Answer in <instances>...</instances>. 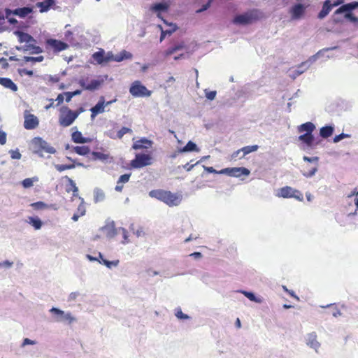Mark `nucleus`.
Here are the masks:
<instances>
[{
    "label": "nucleus",
    "instance_id": "obj_1",
    "mask_svg": "<svg viewBox=\"0 0 358 358\" xmlns=\"http://www.w3.org/2000/svg\"><path fill=\"white\" fill-rule=\"evenodd\" d=\"M132 55L130 52H128L125 50H123L120 52V55L114 56L112 52H108L106 55L103 49H101L99 51L94 52L92 55L93 59L98 64H107L111 61L115 62H122L124 59H131Z\"/></svg>",
    "mask_w": 358,
    "mask_h": 358
},
{
    "label": "nucleus",
    "instance_id": "obj_2",
    "mask_svg": "<svg viewBox=\"0 0 358 358\" xmlns=\"http://www.w3.org/2000/svg\"><path fill=\"white\" fill-rule=\"evenodd\" d=\"M149 195L169 206H178L181 201V197L177 194L163 189H154L149 192Z\"/></svg>",
    "mask_w": 358,
    "mask_h": 358
},
{
    "label": "nucleus",
    "instance_id": "obj_3",
    "mask_svg": "<svg viewBox=\"0 0 358 358\" xmlns=\"http://www.w3.org/2000/svg\"><path fill=\"white\" fill-rule=\"evenodd\" d=\"M83 112V109L80 108L78 110L73 111L67 106H64L60 108V114L59 117V124L63 127H66L73 124L75 120L78 117L79 114Z\"/></svg>",
    "mask_w": 358,
    "mask_h": 358
},
{
    "label": "nucleus",
    "instance_id": "obj_4",
    "mask_svg": "<svg viewBox=\"0 0 358 358\" xmlns=\"http://www.w3.org/2000/svg\"><path fill=\"white\" fill-rule=\"evenodd\" d=\"M262 17V13L257 10H252L243 14L236 15L234 18L233 22L236 24H249L259 20Z\"/></svg>",
    "mask_w": 358,
    "mask_h": 358
},
{
    "label": "nucleus",
    "instance_id": "obj_5",
    "mask_svg": "<svg viewBox=\"0 0 358 358\" xmlns=\"http://www.w3.org/2000/svg\"><path fill=\"white\" fill-rule=\"evenodd\" d=\"M298 3L289 9V14L292 20H299L305 14L306 8L309 6V0H296Z\"/></svg>",
    "mask_w": 358,
    "mask_h": 358
},
{
    "label": "nucleus",
    "instance_id": "obj_6",
    "mask_svg": "<svg viewBox=\"0 0 358 358\" xmlns=\"http://www.w3.org/2000/svg\"><path fill=\"white\" fill-rule=\"evenodd\" d=\"M358 190L355 188L349 195L345 198L346 212L348 215H355L358 210Z\"/></svg>",
    "mask_w": 358,
    "mask_h": 358
},
{
    "label": "nucleus",
    "instance_id": "obj_7",
    "mask_svg": "<svg viewBox=\"0 0 358 358\" xmlns=\"http://www.w3.org/2000/svg\"><path fill=\"white\" fill-rule=\"evenodd\" d=\"M129 93L134 97H149L152 94V92L139 80H135L131 84Z\"/></svg>",
    "mask_w": 358,
    "mask_h": 358
},
{
    "label": "nucleus",
    "instance_id": "obj_8",
    "mask_svg": "<svg viewBox=\"0 0 358 358\" xmlns=\"http://www.w3.org/2000/svg\"><path fill=\"white\" fill-rule=\"evenodd\" d=\"M276 196L282 198H294L299 201L303 200V194L299 190L289 186H285L280 188Z\"/></svg>",
    "mask_w": 358,
    "mask_h": 358
},
{
    "label": "nucleus",
    "instance_id": "obj_9",
    "mask_svg": "<svg viewBox=\"0 0 358 358\" xmlns=\"http://www.w3.org/2000/svg\"><path fill=\"white\" fill-rule=\"evenodd\" d=\"M152 158L149 154H136L135 158L131 161L130 165L134 169H140L152 164Z\"/></svg>",
    "mask_w": 358,
    "mask_h": 358
},
{
    "label": "nucleus",
    "instance_id": "obj_10",
    "mask_svg": "<svg viewBox=\"0 0 358 358\" xmlns=\"http://www.w3.org/2000/svg\"><path fill=\"white\" fill-rule=\"evenodd\" d=\"M358 8V1H353L351 3H348L344 5H342L339 7L334 13L333 17L334 21L336 23L340 22L342 21V19L338 17V15L344 13H351L353 10Z\"/></svg>",
    "mask_w": 358,
    "mask_h": 358
},
{
    "label": "nucleus",
    "instance_id": "obj_11",
    "mask_svg": "<svg viewBox=\"0 0 358 358\" xmlns=\"http://www.w3.org/2000/svg\"><path fill=\"white\" fill-rule=\"evenodd\" d=\"M32 143L36 148H37L36 152H45L49 154H54L56 150L55 149L50 146L48 143L45 141L43 140L40 137H36L32 140Z\"/></svg>",
    "mask_w": 358,
    "mask_h": 358
},
{
    "label": "nucleus",
    "instance_id": "obj_12",
    "mask_svg": "<svg viewBox=\"0 0 358 358\" xmlns=\"http://www.w3.org/2000/svg\"><path fill=\"white\" fill-rule=\"evenodd\" d=\"M220 173L227 174L230 176L240 177L241 176H248L250 171L245 167L226 168L220 171Z\"/></svg>",
    "mask_w": 358,
    "mask_h": 358
},
{
    "label": "nucleus",
    "instance_id": "obj_13",
    "mask_svg": "<svg viewBox=\"0 0 358 358\" xmlns=\"http://www.w3.org/2000/svg\"><path fill=\"white\" fill-rule=\"evenodd\" d=\"M38 124L39 121L37 117L34 114H31L28 111H26L24 114V127L26 129L30 130L36 128Z\"/></svg>",
    "mask_w": 358,
    "mask_h": 358
},
{
    "label": "nucleus",
    "instance_id": "obj_14",
    "mask_svg": "<svg viewBox=\"0 0 358 358\" xmlns=\"http://www.w3.org/2000/svg\"><path fill=\"white\" fill-rule=\"evenodd\" d=\"M45 43L46 45L50 46L55 52H61L69 48V45L67 43L54 38L47 39Z\"/></svg>",
    "mask_w": 358,
    "mask_h": 358
},
{
    "label": "nucleus",
    "instance_id": "obj_15",
    "mask_svg": "<svg viewBox=\"0 0 358 358\" xmlns=\"http://www.w3.org/2000/svg\"><path fill=\"white\" fill-rule=\"evenodd\" d=\"M32 13V8L30 7L18 8L15 10L6 9V17H8L11 15H17L20 17H24Z\"/></svg>",
    "mask_w": 358,
    "mask_h": 358
},
{
    "label": "nucleus",
    "instance_id": "obj_16",
    "mask_svg": "<svg viewBox=\"0 0 358 358\" xmlns=\"http://www.w3.org/2000/svg\"><path fill=\"white\" fill-rule=\"evenodd\" d=\"M50 312L58 315L57 318V322H68L69 324H71L75 320L74 317L71 316V313H65L63 310L57 308H52Z\"/></svg>",
    "mask_w": 358,
    "mask_h": 358
},
{
    "label": "nucleus",
    "instance_id": "obj_17",
    "mask_svg": "<svg viewBox=\"0 0 358 358\" xmlns=\"http://www.w3.org/2000/svg\"><path fill=\"white\" fill-rule=\"evenodd\" d=\"M303 160L308 162H315V165L313 166H311L310 168H306V170L304 169V171L303 173V175L306 177H311L317 171V162H318V157H309L307 156L303 157Z\"/></svg>",
    "mask_w": 358,
    "mask_h": 358
},
{
    "label": "nucleus",
    "instance_id": "obj_18",
    "mask_svg": "<svg viewBox=\"0 0 358 358\" xmlns=\"http://www.w3.org/2000/svg\"><path fill=\"white\" fill-rule=\"evenodd\" d=\"M159 18H160L164 24L170 26L171 28L168 30H163L162 27L161 25H159V28L161 29V35H160V41L162 42L166 37V35H171L173 32H175L178 27L176 24L173 23H169L166 20H164L160 13L157 15Z\"/></svg>",
    "mask_w": 358,
    "mask_h": 358
},
{
    "label": "nucleus",
    "instance_id": "obj_19",
    "mask_svg": "<svg viewBox=\"0 0 358 358\" xmlns=\"http://www.w3.org/2000/svg\"><path fill=\"white\" fill-rule=\"evenodd\" d=\"M79 85L84 90L93 91L98 89L101 86V81L94 79L87 83V80L83 79L79 81Z\"/></svg>",
    "mask_w": 358,
    "mask_h": 358
},
{
    "label": "nucleus",
    "instance_id": "obj_20",
    "mask_svg": "<svg viewBox=\"0 0 358 358\" xmlns=\"http://www.w3.org/2000/svg\"><path fill=\"white\" fill-rule=\"evenodd\" d=\"M105 107V100L103 96H101L98 103L91 108L92 118H94L96 115L99 113H103L104 112Z\"/></svg>",
    "mask_w": 358,
    "mask_h": 358
},
{
    "label": "nucleus",
    "instance_id": "obj_21",
    "mask_svg": "<svg viewBox=\"0 0 358 358\" xmlns=\"http://www.w3.org/2000/svg\"><path fill=\"white\" fill-rule=\"evenodd\" d=\"M152 146V141L148 140L145 138H141L137 141H136L133 145L132 148L134 150H141V149H148Z\"/></svg>",
    "mask_w": 358,
    "mask_h": 358
},
{
    "label": "nucleus",
    "instance_id": "obj_22",
    "mask_svg": "<svg viewBox=\"0 0 358 358\" xmlns=\"http://www.w3.org/2000/svg\"><path fill=\"white\" fill-rule=\"evenodd\" d=\"M18 38V41L20 43H26L29 44V43H36V40L29 34L24 33L23 31H17L15 32Z\"/></svg>",
    "mask_w": 358,
    "mask_h": 358
},
{
    "label": "nucleus",
    "instance_id": "obj_23",
    "mask_svg": "<svg viewBox=\"0 0 358 358\" xmlns=\"http://www.w3.org/2000/svg\"><path fill=\"white\" fill-rule=\"evenodd\" d=\"M71 138L72 141L76 143H90L92 141L90 138L83 137L82 133L79 131L73 132Z\"/></svg>",
    "mask_w": 358,
    "mask_h": 358
},
{
    "label": "nucleus",
    "instance_id": "obj_24",
    "mask_svg": "<svg viewBox=\"0 0 358 358\" xmlns=\"http://www.w3.org/2000/svg\"><path fill=\"white\" fill-rule=\"evenodd\" d=\"M333 6L331 5L330 0H326L322 6V8L320 12L318 13L317 17L319 19L324 18L331 10Z\"/></svg>",
    "mask_w": 358,
    "mask_h": 358
},
{
    "label": "nucleus",
    "instance_id": "obj_25",
    "mask_svg": "<svg viewBox=\"0 0 358 358\" xmlns=\"http://www.w3.org/2000/svg\"><path fill=\"white\" fill-rule=\"evenodd\" d=\"M0 85L13 92H16L17 90V86L11 79L8 78H0Z\"/></svg>",
    "mask_w": 358,
    "mask_h": 358
},
{
    "label": "nucleus",
    "instance_id": "obj_26",
    "mask_svg": "<svg viewBox=\"0 0 358 358\" xmlns=\"http://www.w3.org/2000/svg\"><path fill=\"white\" fill-rule=\"evenodd\" d=\"M54 0H45L36 3V7L40 9L41 13L47 12L54 5Z\"/></svg>",
    "mask_w": 358,
    "mask_h": 358
},
{
    "label": "nucleus",
    "instance_id": "obj_27",
    "mask_svg": "<svg viewBox=\"0 0 358 358\" xmlns=\"http://www.w3.org/2000/svg\"><path fill=\"white\" fill-rule=\"evenodd\" d=\"M315 126L310 122H306L298 127V131L302 133L306 131V134H312L315 130Z\"/></svg>",
    "mask_w": 358,
    "mask_h": 358
},
{
    "label": "nucleus",
    "instance_id": "obj_28",
    "mask_svg": "<svg viewBox=\"0 0 358 358\" xmlns=\"http://www.w3.org/2000/svg\"><path fill=\"white\" fill-rule=\"evenodd\" d=\"M185 47V43L181 42L169 48L164 53L165 57H169L177 51L184 49Z\"/></svg>",
    "mask_w": 358,
    "mask_h": 358
},
{
    "label": "nucleus",
    "instance_id": "obj_29",
    "mask_svg": "<svg viewBox=\"0 0 358 358\" xmlns=\"http://www.w3.org/2000/svg\"><path fill=\"white\" fill-rule=\"evenodd\" d=\"M169 8V4L168 3H157L154 5H152L150 7V10L152 12L158 13H159L160 11L166 12L168 10Z\"/></svg>",
    "mask_w": 358,
    "mask_h": 358
},
{
    "label": "nucleus",
    "instance_id": "obj_30",
    "mask_svg": "<svg viewBox=\"0 0 358 358\" xmlns=\"http://www.w3.org/2000/svg\"><path fill=\"white\" fill-rule=\"evenodd\" d=\"M97 261L100 264H103L106 265L108 268H111L112 266H116L119 264V260L110 262V261L105 259L101 252H99V258H98Z\"/></svg>",
    "mask_w": 358,
    "mask_h": 358
},
{
    "label": "nucleus",
    "instance_id": "obj_31",
    "mask_svg": "<svg viewBox=\"0 0 358 358\" xmlns=\"http://www.w3.org/2000/svg\"><path fill=\"white\" fill-rule=\"evenodd\" d=\"M307 344L315 350L320 347V344L317 341V336L315 334H310L308 335Z\"/></svg>",
    "mask_w": 358,
    "mask_h": 358
},
{
    "label": "nucleus",
    "instance_id": "obj_32",
    "mask_svg": "<svg viewBox=\"0 0 358 358\" xmlns=\"http://www.w3.org/2000/svg\"><path fill=\"white\" fill-rule=\"evenodd\" d=\"M24 50L29 51L31 54H39L43 52V50L41 47L31 44V43L24 45Z\"/></svg>",
    "mask_w": 358,
    "mask_h": 358
},
{
    "label": "nucleus",
    "instance_id": "obj_33",
    "mask_svg": "<svg viewBox=\"0 0 358 358\" xmlns=\"http://www.w3.org/2000/svg\"><path fill=\"white\" fill-rule=\"evenodd\" d=\"M299 140L307 145L311 146L314 141V137L312 134H304L299 136Z\"/></svg>",
    "mask_w": 358,
    "mask_h": 358
},
{
    "label": "nucleus",
    "instance_id": "obj_34",
    "mask_svg": "<svg viewBox=\"0 0 358 358\" xmlns=\"http://www.w3.org/2000/svg\"><path fill=\"white\" fill-rule=\"evenodd\" d=\"M92 159L96 160H100L102 162L107 161L110 158L109 154L103 153L100 152H95L93 151L92 152Z\"/></svg>",
    "mask_w": 358,
    "mask_h": 358
},
{
    "label": "nucleus",
    "instance_id": "obj_35",
    "mask_svg": "<svg viewBox=\"0 0 358 358\" xmlns=\"http://www.w3.org/2000/svg\"><path fill=\"white\" fill-rule=\"evenodd\" d=\"M334 132V127L332 126H325L320 129V134L322 138H327L330 137Z\"/></svg>",
    "mask_w": 358,
    "mask_h": 358
},
{
    "label": "nucleus",
    "instance_id": "obj_36",
    "mask_svg": "<svg viewBox=\"0 0 358 358\" xmlns=\"http://www.w3.org/2000/svg\"><path fill=\"white\" fill-rule=\"evenodd\" d=\"M131 134L132 130L130 128L123 127H122L117 133L116 136H113L112 134L108 135L111 138H118L121 139L123 136L126 134Z\"/></svg>",
    "mask_w": 358,
    "mask_h": 358
},
{
    "label": "nucleus",
    "instance_id": "obj_37",
    "mask_svg": "<svg viewBox=\"0 0 358 358\" xmlns=\"http://www.w3.org/2000/svg\"><path fill=\"white\" fill-rule=\"evenodd\" d=\"M257 149H258V145H250H250L245 146V147L241 148L242 155L240 157V159L243 158L246 155L250 154V152L257 150Z\"/></svg>",
    "mask_w": 358,
    "mask_h": 358
},
{
    "label": "nucleus",
    "instance_id": "obj_38",
    "mask_svg": "<svg viewBox=\"0 0 358 358\" xmlns=\"http://www.w3.org/2000/svg\"><path fill=\"white\" fill-rule=\"evenodd\" d=\"M27 222L32 225L35 229H40L42 227V222L38 217H29Z\"/></svg>",
    "mask_w": 358,
    "mask_h": 358
},
{
    "label": "nucleus",
    "instance_id": "obj_39",
    "mask_svg": "<svg viewBox=\"0 0 358 358\" xmlns=\"http://www.w3.org/2000/svg\"><path fill=\"white\" fill-rule=\"evenodd\" d=\"M73 150L78 155L83 156L87 155L90 152V148L86 145L76 146L73 148Z\"/></svg>",
    "mask_w": 358,
    "mask_h": 358
},
{
    "label": "nucleus",
    "instance_id": "obj_40",
    "mask_svg": "<svg viewBox=\"0 0 358 358\" xmlns=\"http://www.w3.org/2000/svg\"><path fill=\"white\" fill-rule=\"evenodd\" d=\"M199 148H197L196 145L189 141L185 147L182 148V149L181 150V152H192V151H196V152H199Z\"/></svg>",
    "mask_w": 358,
    "mask_h": 358
},
{
    "label": "nucleus",
    "instance_id": "obj_41",
    "mask_svg": "<svg viewBox=\"0 0 358 358\" xmlns=\"http://www.w3.org/2000/svg\"><path fill=\"white\" fill-rule=\"evenodd\" d=\"M37 177L27 178L22 181V185L24 188H29L34 185V182L38 181Z\"/></svg>",
    "mask_w": 358,
    "mask_h": 358
},
{
    "label": "nucleus",
    "instance_id": "obj_42",
    "mask_svg": "<svg viewBox=\"0 0 358 358\" xmlns=\"http://www.w3.org/2000/svg\"><path fill=\"white\" fill-rule=\"evenodd\" d=\"M44 60V57L42 55L38 57H24V61L26 62H41Z\"/></svg>",
    "mask_w": 358,
    "mask_h": 358
},
{
    "label": "nucleus",
    "instance_id": "obj_43",
    "mask_svg": "<svg viewBox=\"0 0 358 358\" xmlns=\"http://www.w3.org/2000/svg\"><path fill=\"white\" fill-rule=\"evenodd\" d=\"M75 166H76L73 164H57V165H55V169H56L57 171H58L59 172H62V171H64L65 170L74 169Z\"/></svg>",
    "mask_w": 358,
    "mask_h": 358
},
{
    "label": "nucleus",
    "instance_id": "obj_44",
    "mask_svg": "<svg viewBox=\"0 0 358 358\" xmlns=\"http://www.w3.org/2000/svg\"><path fill=\"white\" fill-rule=\"evenodd\" d=\"M31 206L35 210H42L48 208V205L43 201L32 203Z\"/></svg>",
    "mask_w": 358,
    "mask_h": 358
},
{
    "label": "nucleus",
    "instance_id": "obj_45",
    "mask_svg": "<svg viewBox=\"0 0 358 358\" xmlns=\"http://www.w3.org/2000/svg\"><path fill=\"white\" fill-rule=\"evenodd\" d=\"M104 198H105V194L102 190L97 189L95 192L94 201L96 203L103 201L104 199Z\"/></svg>",
    "mask_w": 358,
    "mask_h": 358
},
{
    "label": "nucleus",
    "instance_id": "obj_46",
    "mask_svg": "<svg viewBox=\"0 0 358 358\" xmlns=\"http://www.w3.org/2000/svg\"><path fill=\"white\" fill-rule=\"evenodd\" d=\"M130 176H131V173H126V174L122 175L119 178V179L117 180V183L120 184V183L127 182L129 180Z\"/></svg>",
    "mask_w": 358,
    "mask_h": 358
},
{
    "label": "nucleus",
    "instance_id": "obj_47",
    "mask_svg": "<svg viewBox=\"0 0 358 358\" xmlns=\"http://www.w3.org/2000/svg\"><path fill=\"white\" fill-rule=\"evenodd\" d=\"M344 18L346 19V20H349L350 21L352 22H358V18L357 17H355L352 13V12L351 13H345L344 15Z\"/></svg>",
    "mask_w": 358,
    "mask_h": 358
},
{
    "label": "nucleus",
    "instance_id": "obj_48",
    "mask_svg": "<svg viewBox=\"0 0 358 358\" xmlns=\"http://www.w3.org/2000/svg\"><path fill=\"white\" fill-rule=\"evenodd\" d=\"M176 316L178 319H181V320H186V319L189 318V316L183 313L180 308L176 310Z\"/></svg>",
    "mask_w": 358,
    "mask_h": 358
},
{
    "label": "nucleus",
    "instance_id": "obj_49",
    "mask_svg": "<svg viewBox=\"0 0 358 358\" xmlns=\"http://www.w3.org/2000/svg\"><path fill=\"white\" fill-rule=\"evenodd\" d=\"M348 137H350V135L344 134V133H342V134H341L339 135H336V136H334V143H338L340 141H341L342 139H343L345 138H348Z\"/></svg>",
    "mask_w": 358,
    "mask_h": 358
},
{
    "label": "nucleus",
    "instance_id": "obj_50",
    "mask_svg": "<svg viewBox=\"0 0 358 358\" xmlns=\"http://www.w3.org/2000/svg\"><path fill=\"white\" fill-rule=\"evenodd\" d=\"M10 156H11L12 159H20L21 158L22 155L17 150H10Z\"/></svg>",
    "mask_w": 358,
    "mask_h": 358
},
{
    "label": "nucleus",
    "instance_id": "obj_51",
    "mask_svg": "<svg viewBox=\"0 0 358 358\" xmlns=\"http://www.w3.org/2000/svg\"><path fill=\"white\" fill-rule=\"evenodd\" d=\"M76 213H79V215H81V216H83L85 214V207L83 203H81L78 206Z\"/></svg>",
    "mask_w": 358,
    "mask_h": 358
},
{
    "label": "nucleus",
    "instance_id": "obj_52",
    "mask_svg": "<svg viewBox=\"0 0 358 358\" xmlns=\"http://www.w3.org/2000/svg\"><path fill=\"white\" fill-rule=\"evenodd\" d=\"M241 149L234 152L231 155V160H236L237 158L240 159V157L241 156Z\"/></svg>",
    "mask_w": 358,
    "mask_h": 358
},
{
    "label": "nucleus",
    "instance_id": "obj_53",
    "mask_svg": "<svg viewBox=\"0 0 358 358\" xmlns=\"http://www.w3.org/2000/svg\"><path fill=\"white\" fill-rule=\"evenodd\" d=\"M203 169L206 171H207L209 173H217V174H221L220 173V171H216L213 167L212 166H203Z\"/></svg>",
    "mask_w": 358,
    "mask_h": 358
},
{
    "label": "nucleus",
    "instance_id": "obj_54",
    "mask_svg": "<svg viewBox=\"0 0 358 358\" xmlns=\"http://www.w3.org/2000/svg\"><path fill=\"white\" fill-rule=\"evenodd\" d=\"M6 143V132L0 130V144L4 145Z\"/></svg>",
    "mask_w": 358,
    "mask_h": 358
},
{
    "label": "nucleus",
    "instance_id": "obj_55",
    "mask_svg": "<svg viewBox=\"0 0 358 358\" xmlns=\"http://www.w3.org/2000/svg\"><path fill=\"white\" fill-rule=\"evenodd\" d=\"M213 0H208V1L206 4L203 5L202 8L196 10V13H201L207 10L210 6V4L213 2Z\"/></svg>",
    "mask_w": 358,
    "mask_h": 358
},
{
    "label": "nucleus",
    "instance_id": "obj_56",
    "mask_svg": "<svg viewBox=\"0 0 358 358\" xmlns=\"http://www.w3.org/2000/svg\"><path fill=\"white\" fill-rule=\"evenodd\" d=\"M244 295L248 298L250 301H257L256 296L252 292H243Z\"/></svg>",
    "mask_w": 358,
    "mask_h": 358
},
{
    "label": "nucleus",
    "instance_id": "obj_57",
    "mask_svg": "<svg viewBox=\"0 0 358 358\" xmlns=\"http://www.w3.org/2000/svg\"><path fill=\"white\" fill-rule=\"evenodd\" d=\"M206 96L209 100H213L216 96L215 91H209L206 93Z\"/></svg>",
    "mask_w": 358,
    "mask_h": 358
},
{
    "label": "nucleus",
    "instance_id": "obj_58",
    "mask_svg": "<svg viewBox=\"0 0 358 358\" xmlns=\"http://www.w3.org/2000/svg\"><path fill=\"white\" fill-rule=\"evenodd\" d=\"M199 162H200V161H198L195 164H190L189 163H187L186 164H185L183 166V167H184V169L187 171H190L194 168V166L197 165Z\"/></svg>",
    "mask_w": 358,
    "mask_h": 358
},
{
    "label": "nucleus",
    "instance_id": "obj_59",
    "mask_svg": "<svg viewBox=\"0 0 358 358\" xmlns=\"http://www.w3.org/2000/svg\"><path fill=\"white\" fill-rule=\"evenodd\" d=\"M60 78L57 75L50 76L48 80L52 83H57L59 81Z\"/></svg>",
    "mask_w": 358,
    "mask_h": 358
},
{
    "label": "nucleus",
    "instance_id": "obj_60",
    "mask_svg": "<svg viewBox=\"0 0 358 358\" xmlns=\"http://www.w3.org/2000/svg\"><path fill=\"white\" fill-rule=\"evenodd\" d=\"M56 101H57L56 106L61 105L64 101V94H58Z\"/></svg>",
    "mask_w": 358,
    "mask_h": 358
},
{
    "label": "nucleus",
    "instance_id": "obj_61",
    "mask_svg": "<svg viewBox=\"0 0 358 358\" xmlns=\"http://www.w3.org/2000/svg\"><path fill=\"white\" fill-rule=\"evenodd\" d=\"M68 180H69L71 185L72 186V191L73 192V193L78 192V189L76 183L71 178H68Z\"/></svg>",
    "mask_w": 358,
    "mask_h": 358
},
{
    "label": "nucleus",
    "instance_id": "obj_62",
    "mask_svg": "<svg viewBox=\"0 0 358 358\" xmlns=\"http://www.w3.org/2000/svg\"><path fill=\"white\" fill-rule=\"evenodd\" d=\"M36 342L34 341L30 340L29 338H24L22 343V346L27 345H34Z\"/></svg>",
    "mask_w": 358,
    "mask_h": 358
},
{
    "label": "nucleus",
    "instance_id": "obj_63",
    "mask_svg": "<svg viewBox=\"0 0 358 358\" xmlns=\"http://www.w3.org/2000/svg\"><path fill=\"white\" fill-rule=\"evenodd\" d=\"M5 17H6V13H4L3 11L0 10V26L3 24L4 21H5Z\"/></svg>",
    "mask_w": 358,
    "mask_h": 358
},
{
    "label": "nucleus",
    "instance_id": "obj_64",
    "mask_svg": "<svg viewBox=\"0 0 358 358\" xmlns=\"http://www.w3.org/2000/svg\"><path fill=\"white\" fill-rule=\"evenodd\" d=\"M64 94L66 96V99H65L66 101L70 102L71 99L73 98L71 93L70 92H65Z\"/></svg>",
    "mask_w": 358,
    "mask_h": 358
}]
</instances>
